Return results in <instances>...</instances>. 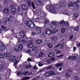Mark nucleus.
<instances>
[{
	"label": "nucleus",
	"instance_id": "774afa93",
	"mask_svg": "<svg viewBox=\"0 0 80 80\" xmlns=\"http://www.w3.org/2000/svg\"><path fill=\"white\" fill-rule=\"evenodd\" d=\"M20 74H21V72H19L18 73L17 75H20Z\"/></svg>",
	"mask_w": 80,
	"mask_h": 80
},
{
	"label": "nucleus",
	"instance_id": "c756f323",
	"mask_svg": "<svg viewBox=\"0 0 80 80\" xmlns=\"http://www.w3.org/2000/svg\"><path fill=\"white\" fill-rule=\"evenodd\" d=\"M38 49V47L37 46L34 47L32 49V51H35V50H37Z\"/></svg>",
	"mask_w": 80,
	"mask_h": 80
},
{
	"label": "nucleus",
	"instance_id": "37998d69",
	"mask_svg": "<svg viewBox=\"0 0 80 80\" xmlns=\"http://www.w3.org/2000/svg\"><path fill=\"white\" fill-rule=\"evenodd\" d=\"M22 42L23 44H25L27 42L25 40V39H23L22 40Z\"/></svg>",
	"mask_w": 80,
	"mask_h": 80
},
{
	"label": "nucleus",
	"instance_id": "c85d7f7f",
	"mask_svg": "<svg viewBox=\"0 0 80 80\" xmlns=\"http://www.w3.org/2000/svg\"><path fill=\"white\" fill-rule=\"evenodd\" d=\"M18 48L19 50H22L23 49V46L22 45V44H20L18 45Z\"/></svg>",
	"mask_w": 80,
	"mask_h": 80
},
{
	"label": "nucleus",
	"instance_id": "8fccbe9b",
	"mask_svg": "<svg viewBox=\"0 0 80 80\" xmlns=\"http://www.w3.org/2000/svg\"><path fill=\"white\" fill-rule=\"evenodd\" d=\"M18 60H17L15 61V63H14V65H17V63H18Z\"/></svg>",
	"mask_w": 80,
	"mask_h": 80
},
{
	"label": "nucleus",
	"instance_id": "4d7b16f0",
	"mask_svg": "<svg viewBox=\"0 0 80 80\" xmlns=\"http://www.w3.org/2000/svg\"><path fill=\"white\" fill-rule=\"evenodd\" d=\"M28 73V72L27 71V72H25L24 73H23V75H27V73Z\"/></svg>",
	"mask_w": 80,
	"mask_h": 80
},
{
	"label": "nucleus",
	"instance_id": "412c9836",
	"mask_svg": "<svg viewBox=\"0 0 80 80\" xmlns=\"http://www.w3.org/2000/svg\"><path fill=\"white\" fill-rule=\"evenodd\" d=\"M55 52H51L48 55V57H52L55 56Z\"/></svg>",
	"mask_w": 80,
	"mask_h": 80
},
{
	"label": "nucleus",
	"instance_id": "a878e982",
	"mask_svg": "<svg viewBox=\"0 0 80 80\" xmlns=\"http://www.w3.org/2000/svg\"><path fill=\"white\" fill-rule=\"evenodd\" d=\"M73 30L74 31H76V32H78L79 30V27L78 26H77L73 28Z\"/></svg>",
	"mask_w": 80,
	"mask_h": 80
},
{
	"label": "nucleus",
	"instance_id": "0e129e2a",
	"mask_svg": "<svg viewBox=\"0 0 80 80\" xmlns=\"http://www.w3.org/2000/svg\"><path fill=\"white\" fill-rule=\"evenodd\" d=\"M42 13L43 14V16H44V17H46V16H47V14L43 12Z\"/></svg>",
	"mask_w": 80,
	"mask_h": 80
},
{
	"label": "nucleus",
	"instance_id": "39448f33",
	"mask_svg": "<svg viewBox=\"0 0 80 80\" xmlns=\"http://www.w3.org/2000/svg\"><path fill=\"white\" fill-rule=\"evenodd\" d=\"M51 27L52 28H56L57 27V25L56 23L52 22L51 24Z\"/></svg>",
	"mask_w": 80,
	"mask_h": 80
},
{
	"label": "nucleus",
	"instance_id": "7ed1b4c3",
	"mask_svg": "<svg viewBox=\"0 0 80 80\" xmlns=\"http://www.w3.org/2000/svg\"><path fill=\"white\" fill-rule=\"evenodd\" d=\"M33 42L32 40H29L28 42V48H32L33 47Z\"/></svg>",
	"mask_w": 80,
	"mask_h": 80
},
{
	"label": "nucleus",
	"instance_id": "c03bdc74",
	"mask_svg": "<svg viewBox=\"0 0 80 80\" xmlns=\"http://www.w3.org/2000/svg\"><path fill=\"white\" fill-rule=\"evenodd\" d=\"M61 48H62V49H63V48H64V44H63V43H62L61 45Z\"/></svg>",
	"mask_w": 80,
	"mask_h": 80
},
{
	"label": "nucleus",
	"instance_id": "6e6552de",
	"mask_svg": "<svg viewBox=\"0 0 80 80\" xmlns=\"http://www.w3.org/2000/svg\"><path fill=\"white\" fill-rule=\"evenodd\" d=\"M19 34L22 38H24L25 37V32L24 31H20Z\"/></svg>",
	"mask_w": 80,
	"mask_h": 80
},
{
	"label": "nucleus",
	"instance_id": "a19ab883",
	"mask_svg": "<svg viewBox=\"0 0 80 80\" xmlns=\"http://www.w3.org/2000/svg\"><path fill=\"white\" fill-rule=\"evenodd\" d=\"M74 79L75 80H80L79 78L76 76L74 77Z\"/></svg>",
	"mask_w": 80,
	"mask_h": 80
},
{
	"label": "nucleus",
	"instance_id": "e433bc0d",
	"mask_svg": "<svg viewBox=\"0 0 80 80\" xmlns=\"http://www.w3.org/2000/svg\"><path fill=\"white\" fill-rule=\"evenodd\" d=\"M66 31V29L65 28H62L61 29V32L62 33H64Z\"/></svg>",
	"mask_w": 80,
	"mask_h": 80
},
{
	"label": "nucleus",
	"instance_id": "de8ad7c7",
	"mask_svg": "<svg viewBox=\"0 0 80 80\" xmlns=\"http://www.w3.org/2000/svg\"><path fill=\"white\" fill-rule=\"evenodd\" d=\"M39 21V18H36L35 19V22H38Z\"/></svg>",
	"mask_w": 80,
	"mask_h": 80
},
{
	"label": "nucleus",
	"instance_id": "5fc2aeb1",
	"mask_svg": "<svg viewBox=\"0 0 80 80\" xmlns=\"http://www.w3.org/2000/svg\"><path fill=\"white\" fill-rule=\"evenodd\" d=\"M32 6L33 8H34V9H35V5H34L33 2H32Z\"/></svg>",
	"mask_w": 80,
	"mask_h": 80
},
{
	"label": "nucleus",
	"instance_id": "338daca9",
	"mask_svg": "<svg viewBox=\"0 0 80 80\" xmlns=\"http://www.w3.org/2000/svg\"><path fill=\"white\" fill-rule=\"evenodd\" d=\"M37 55V52H35L34 53V55L35 56H36V55Z\"/></svg>",
	"mask_w": 80,
	"mask_h": 80
},
{
	"label": "nucleus",
	"instance_id": "79ce46f5",
	"mask_svg": "<svg viewBox=\"0 0 80 80\" xmlns=\"http://www.w3.org/2000/svg\"><path fill=\"white\" fill-rule=\"evenodd\" d=\"M38 65L39 67H42L43 66V65L42 63H41V62H40L38 63Z\"/></svg>",
	"mask_w": 80,
	"mask_h": 80
},
{
	"label": "nucleus",
	"instance_id": "4468645a",
	"mask_svg": "<svg viewBox=\"0 0 80 80\" xmlns=\"http://www.w3.org/2000/svg\"><path fill=\"white\" fill-rule=\"evenodd\" d=\"M6 48V47L3 44L1 45V46L0 47V50L1 51H4Z\"/></svg>",
	"mask_w": 80,
	"mask_h": 80
},
{
	"label": "nucleus",
	"instance_id": "f8f14e48",
	"mask_svg": "<svg viewBox=\"0 0 80 80\" xmlns=\"http://www.w3.org/2000/svg\"><path fill=\"white\" fill-rule=\"evenodd\" d=\"M68 60H75L77 59V58L76 56H70L68 58Z\"/></svg>",
	"mask_w": 80,
	"mask_h": 80
},
{
	"label": "nucleus",
	"instance_id": "9d476101",
	"mask_svg": "<svg viewBox=\"0 0 80 80\" xmlns=\"http://www.w3.org/2000/svg\"><path fill=\"white\" fill-rule=\"evenodd\" d=\"M35 3L37 5H40L42 3L40 0H35Z\"/></svg>",
	"mask_w": 80,
	"mask_h": 80
},
{
	"label": "nucleus",
	"instance_id": "2f4dec72",
	"mask_svg": "<svg viewBox=\"0 0 80 80\" xmlns=\"http://www.w3.org/2000/svg\"><path fill=\"white\" fill-rule=\"evenodd\" d=\"M4 67L5 66H4V65L2 64L0 65V70H3V68H4Z\"/></svg>",
	"mask_w": 80,
	"mask_h": 80
},
{
	"label": "nucleus",
	"instance_id": "603ef678",
	"mask_svg": "<svg viewBox=\"0 0 80 80\" xmlns=\"http://www.w3.org/2000/svg\"><path fill=\"white\" fill-rule=\"evenodd\" d=\"M51 61H52V62H53L54 60H55V58H51Z\"/></svg>",
	"mask_w": 80,
	"mask_h": 80
},
{
	"label": "nucleus",
	"instance_id": "ddd939ff",
	"mask_svg": "<svg viewBox=\"0 0 80 80\" xmlns=\"http://www.w3.org/2000/svg\"><path fill=\"white\" fill-rule=\"evenodd\" d=\"M22 7L23 10H26L27 9V6L25 4H22Z\"/></svg>",
	"mask_w": 80,
	"mask_h": 80
},
{
	"label": "nucleus",
	"instance_id": "a18cd8bd",
	"mask_svg": "<svg viewBox=\"0 0 80 80\" xmlns=\"http://www.w3.org/2000/svg\"><path fill=\"white\" fill-rule=\"evenodd\" d=\"M1 28L2 30H5L6 29V27L4 26H1Z\"/></svg>",
	"mask_w": 80,
	"mask_h": 80
},
{
	"label": "nucleus",
	"instance_id": "052dcab7",
	"mask_svg": "<svg viewBox=\"0 0 80 80\" xmlns=\"http://www.w3.org/2000/svg\"><path fill=\"white\" fill-rule=\"evenodd\" d=\"M14 50L15 52H19V50L17 48H15Z\"/></svg>",
	"mask_w": 80,
	"mask_h": 80
},
{
	"label": "nucleus",
	"instance_id": "9b49d317",
	"mask_svg": "<svg viewBox=\"0 0 80 80\" xmlns=\"http://www.w3.org/2000/svg\"><path fill=\"white\" fill-rule=\"evenodd\" d=\"M36 30L38 33H40L42 32V29L39 27H37L36 28Z\"/></svg>",
	"mask_w": 80,
	"mask_h": 80
},
{
	"label": "nucleus",
	"instance_id": "f3484780",
	"mask_svg": "<svg viewBox=\"0 0 80 80\" xmlns=\"http://www.w3.org/2000/svg\"><path fill=\"white\" fill-rule=\"evenodd\" d=\"M58 29H53L52 31H51V33L52 34H54V33H55L58 32Z\"/></svg>",
	"mask_w": 80,
	"mask_h": 80
},
{
	"label": "nucleus",
	"instance_id": "423d86ee",
	"mask_svg": "<svg viewBox=\"0 0 80 80\" xmlns=\"http://www.w3.org/2000/svg\"><path fill=\"white\" fill-rule=\"evenodd\" d=\"M3 12L6 15H8V14H9L10 12V11H9V10L7 8H4L3 9Z\"/></svg>",
	"mask_w": 80,
	"mask_h": 80
},
{
	"label": "nucleus",
	"instance_id": "bb28decb",
	"mask_svg": "<svg viewBox=\"0 0 80 80\" xmlns=\"http://www.w3.org/2000/svg\"><path fill=\"white\" fill-rule=\"evenodd\" d=\"M45 77H50V72H46V73H45Z\"/></svg>",
	"mask_w": 80,
	"mask_h": 80
},
{
	"label": "nucleus",
	"instance_id": "58836bf2",
	"mask_svg": "<svg viewBox=\"0 0 80 80\" xmlns=\"http://www.w3.org/2000/svg\"><path fill=\"white\" fill-rule=\"evenodd\" d=\"M31 65H28L26 66H25V67L26 68H31Z\"/></svg>",
	"mask_w": 80,
	"mask_h": 80
},
{
	"label": "nucleus",
	"instance_id": "72a5a7b5",
	"mask_svg": "<svg viewBox=\"0 0 80 80\" xmlns=\"http://www.w3.org/2000/svg\"><path fill=\"white\" fill-rule=\"evenodd\" d=\"M30 77H25L22 78V80H27L29 79Z\"/></svg>",
	"mask_w": 80,
	"mask_h": 80
},
{
	"label": "nucleus",
	"instance_id": "aec40b11",
	"mask_svg": "<svg viewBox=\"0 0 80 80\" xmlns=\"http://www.w3.org/2000/svg\"><path fill=\"white\" fill-rule=\"evenodd\" d=\"M16 59V57L15 56H11L9 58V60L10 61H14V60H15Z\"/></svg>",
	"mask_w": 80,
	"mask_h": 80
},
{
	"label": "nucleus",
	"instance_id": "6ab92c4d",
	"mask_svg": "<svg viewBox=\"0 0 80 80\" xmlns=\"http://www.w3.org/2000/svg\"><path fill=\"white\" fill-rule=\"evenodd\" d=\"M69 7H73L75 5V3L72 2H69L68 3Z\"/></svg>",
	"mask_w": 80,
	"mask_h": 80
},
{
	"label": "nucleus",
	"instance_id": "e2e57ef3",
	"mask_svg": "<svg viewBox=\"0 0 80 80\" xmlns=\"http://www.w3.org/2000/svg\"><path fill=\"white\" fill-rule=\"evenodd\" d=\"M73 35H72L70 37L69 39H70V40H72V38H73Z\"/></svg>",
	"mask_w": 80,
	"mask_h": 80
},
{
	"label": "nucleus",
	"instance_id": "69168bd1",
	"mask_svg": "<svg viewBox=\"0 0 80 80\" xmlns=\"http://www.w3.org/2000/svg\"><path fill=\"white\" fill-rule=\"evenodd\" d=\"M33 69H34V70H35V69H38V68H37V66H35L34 67V68H33Z\"/></svg>",
	"mask_w": 80,
	"mask_h": 80
},
{
	"label": "nucleus",
	"instance_id": "cd10ccee",
	"mask_svg": "<svg viewBox=\"0 0 80 80\" xmlns=\"http://www.w3.org/2000/svg\"><path fill=\"white\" fill-rule=\"evenodd\" d=\"M65 76L67 78H69L70 77V75L67 72L65 74Z\"/></svg>",
	"mask_w": 80,
	"mask_h": 80
},
{
	"label": "nucleus",
	"instance_id": "bf43d9fd",
	"mask_svg": "<svg viewBox=\"0 0 80 80\" xmlns=\"http://www.w3.org/2000/svg\"><path fill=\"white\" fill-rule=\"evenodd\" d=\"M68 72H69V73H71V72H72V69H69L68 70Z\"/></svg>",
	"mask_w": 80,
	"mask_h": 80
},
{
	"label": "nucleus",
	"instance_id": "f257e3e1",
	"mask_svg": "<svg viewBox=\"0 0 80 80\" xmlns=\"http://www.w3.org/2000/svg\"><path fill=\"white\" fill-rule=\"evenodd\" d=\"M47 10H49L50 12L53 13H57L58 12V9L56 8H54L52 5H47L46 7Z\"/></svg>",
	"mask_w": 80,
	"mask_h": 80
},
{
	"label": "nucleus",
	"instance_id": "dca6fc26",
	"mask_svg": "<svg viewBox=\"0 0 80 80\" xmlns=\"http://www.w3.org/2000/svg\"><path fill=\"white\" fill-rule=\"evenodd\" d=\"M49 73L50 74V77L54 76L56 75V73L54 71H49Z\"/></svg>",
	"mask_w": 80,
	"mask_h": 80
},
{
	"label": "nucleus",
	"instance_id": "13d9d810",
	"mask_svg": "<svg viewBox=\"0 0 80 80\" xmlns=\"http://www.w3.org/2000/svg\"><path fill=\"white\" fill-rule=\"evenodd\" d=\"M27 53H31V50H28L27 51H26Z\"/></svg>",
	"mask_w": 80,
	"mask_h": 80
},
{
	"label": "nucleus",
	"instance_id": "a211bd4d",
	"mask_svg": "<svg viewBox=\"0 0 80 80\" xmlns=\"http://www.w3.org/2000/svg\"><path fill=\"white\" fill-rule=\"evenodd\" d=\"M51 40L52 41H57V37L55 36L52 37L51 38Z\"/></svg>",
	"mask_w": 80,
	"mask_h": 80
},
{
	"label": "nucleus",
	"instance_id": "c9c22d12",
	"mask_svg": "<svg viewBox=\"0 0 80 80\" xmlns=\"http://www.w3.org/2000/svg\"><path fill=\"white\" fill-rule=\"evenodd\" d=\"M44 22L45 24H48L49 23V21L47 19H46L44 20Z\"/></svg>",
	"mask_w": 80,
	"mask_h": 80
},
{
	"label": "nucleus",
	"instance_id": "ea45409f",
	"mask_svg": "<svg viewBox=\"0 0 80 80\" xmlns=\"http://www.w3.org/2000/svg\"><path fill=\"white\" fill-rule=\"evenodd\" d=\"M61 51L60 50H56V54H60V53H61Z\"/></svg>",
	"mask_w": 80,
	"mask_h": 80
},
{
	"label": "nucleus",
	"instance_id": "6e6d98bb",
	"mask_svg": "<svg viewBox=\"0 0 80 80\" xmlns=\"http://www.w3.org/2000/svg\"><path fill=\"white\" fill-rule=\"evenodd\" d=\"M4 4H6V5H7V4L8 3L7 1V0H5L4 1Z\"/></svg>",
	"mask_w": 80,
	"mask_h": 80
},
{
	"label": "nucleus",
	"instance_id": "680f3d73",
	"mask_svg": "<svg viewBox=\"0 0 80 80\" xmlns=\"http://www.w3.org/2000/svg\"><path fill=\"white\" fill-rule=\"evenodd\" d=\"M46 62L48 63H51V61L50 60H48Z\"/></svg>",
	"mask_w": 80,
	"mask_h": 80
},
{
	"label": "nucleus",
	"instance_id": "3c124183",
	"mask_svg": "<svg viewBox=\"0 0 80 80\" xmlns=\"http://www.w3.org/2000/svg\"><path fill=\"white\" fill-rule=\"evenodd\" d=\"M63 54H62V55H60L59 56H57V57H58V58H60V57H63Z\"/></svg>",
	"mask_w": 80,
	"mask_h": 80
},
{
	"label": "nucleus",
	"instance_id": "f704fd0d",
	"mask_svg": "<svg viewBox=\"0 0 80 80\" xmlns=\"http://www.w3.org/2000/svg\"><path fill=\"white\" fill-rule=\"evenodd\" d=\"M44 54V53L43 52H41L39 55V57H43V55Z\"/></svg>",
	"mask_w": 80,
	"mask_h": 80
},
{
	"label": "nucleus",
	"instance_id": "2eb2a0df",
	"mask_svg": "<svg viewBox=\"0 0 80 80\" xmlns=\"http://www.w3.org/2000/svg\"><path fill=\"white\" fill-rule=\"evenodd\" d=\"M63 67V64L62 63H57L55 65V67L56 68L59 67Z\"/></svg>",
	"mask_w": 80,
	"mask_h": 80
},
{
	"label": "nucleus",
	"instance_id": "f03ea898",
	"mask_svg": "<svg viewBox=\"0 0 80 80\" xmlns=\"http://www.w3.org/2000/svg\"><path fill=\"white\" fill-rule=\"evenodd\" d=\"M26 24H27L29 28H33L35 26V24L32 21H27L26 22Z\"/></svg>",
	"mask_w": 80,
	"mask_h": 80
},
{
	"label": "nucleus",
	"instance_id": "20e7f679",
	"mask_svg": "<svg viewBox=\"0 0 80 80\" xmlns=\"http://www.w3.org/2000/svg\"><path fill=\"white\" fill-rule=\"evenodd\" d=\"M66 23L67 22H65L64 20L61 21L60 22V25L61 27H65V26H66Z\"/></svg>",
	"mask_w": 80,
	"mask_h": 80
},
{
	"label": "nucleus",
	"instance_id": "0eeeda50",
	"mask_svg": "<svg viewBox=\"0 0 80 80\" xmlns=\"http://www.w3.org/2000/svg\"><path fill=\"white\" fill-rule=\"evenodd\" d=\"M45 33L47 35H52V31L49 29H48L45 31Z\"/></svg>",
	"mask_w": 80,
	"mask_h": 80
},
{
	"label": "nucleus",
	"instance_id": "7c9ffc66",
	"mask_svg": "<svg viewBox=\"0 0 80 80\" xmlns=\"http://www.w3.org/2000/svg\"><path fill=\"white\" fill-rule=\"evenodd\" d=\"M47 45L49 48H52L53 47V46L52 44L48 43L47 44Z\"/></svg>",
	"mask_w": 80,
	"mask_h": 80
},
{
	"label": "nucleus",
	"instance_id": "864d4df0",
	"mask_svg": "<svg viewBox=\"0 0 80 80\" xmlns=\"http://www.w3.org/2000/svg\"><path fill=\"white\" fill-rule=\"evenodd\" d=\"M14 7H15V5L13 4H12L10 5V7H11V8H13Z\"/></svg>",
	"mask_w": 80,
	"mask_h": 80
},
{
	"label": "nucleus",
	"instance_id": "473e14b6",
	"mask_svg": "<svg viewBox=\"0 0 80 80\" xmlns=\"http://www.w3.org/2000/svg\"><path fill=\"white\" fill-rule=\"evenodd\" d=\"M74 17L75 18H78V14L77 12H75L74 14Z\"/></svg>",
	"mask_w": 80,
	"mask_h": 80
},
{
	"label": "nucleus",
	"instance_id": "4be33fe9",
	"mask_svg": "<svg viewBox=\"0 0 80 80\" xmlns=\"http://www.w3.org/2000/svg\"><path fill=\"white\" fill-rule=\"evenodd\" d=\"M4 55L6 57H10L11 56L10 53H4Z\"/></svg>",
	"mask_w": 80,
	"mask_h": 80
},
{
	"label": "nucleus",
	"instance_id": "09e8293b",
	"mask_svg": "<svg viewBox=\"0 0 80 80\" xmlns=\"http://www.w3.org/2000/svg\"><path fill=\"white\" fill-rule=\"evenodd\" d=\"M52 68V66H50L48 67L47 68V70H49V69H51V68Z\"/></svg>",
	"mask_w": 80,
	"mask_h": 80
},
{
	"label": "nucleus",
	"instance_id": "b1692460",
	"mask_svg": "<svg viewBox=\"0 0 80 80\" xmlns=\"http://www.w3.org/2000/svg\"><path fill=\"white\" fill-rule=\"evenodd\" d=\"M36 43L37 44H40L41 43H42V40H38L36 41Z\"/></svg>",
	"mask_w": 80,
	"mask_h": 80
},
{
	"label": "nucleus",
	"instance_id": "393cba45",
	"mask_svg": "<svg viewBox=\"0 0 80 80\" xmlns=\"http://www.w3.org/2000/svg\"><path fill=\"white\" fill-rule=\"evenodd\" d=\"M13 20V17L12 16H10L9 18H8V21H10V22H12Z\"/></svg>",
	"mask_w": 80,
	"mask_h": 80
},
{
	"label": "nucleus",
	"instance_id": "1a4fd4ad",
	"mask_svg": "<svg viewBox=\"0 0 80 80\" xmlns=\"http://www.w3.org/2000/svg\"><path fill=\"white\" fill-rule=\"evenodd\" d=\"M11 12L12 14L17 13V9L15 8H12L11 10Z\"/></svg>",
	"mask_w": 80,
	"mask_h": 80
},
{
	"label": "nucleus",
	"instance_id": "5701e85b",
	"mask_svg": "<svg viewBox=\"0 0 80 80\" xmlns=\"http://www.w3.org/2000/svg\"><path fill=\"white\" fill-rule=\"evenodd\" d=\"M65 6V4L63 2H61L60 3V5L59 7H63Z\"/></svg>",
	"mask_w": 80,
	"mask_h": 80
},
{
	"label": "nucleus",
	"instance_id": "49530a36",
	"mask_svg": "<svg viewBox=\"0 0 80 80\" xmlns=\"http://www.w3.org/2000/svg\"><path fill=\"white\" fill-rule=\"evenodd\" d=\"M4 57L3 55L2 54H0V58H3Z\"/></svg>",
	"mask_w": 80,
	"mask_h": 80
},
{
	"label": "nucleus",
	"instance_id": "4c0bfd02",
	"mask_svg": "<svg viewBox=\"0 0 80 80\" xmlns=\"http://www.w3.org/2000/svg\"><path fill=\"white\" fill-rule=\"evenodd\" d=\"M28 6L30 7L32 6V3L31 2V1H30L29 0L28 2Z\"/></svg>",
	"mask_w": 80,
	"mask_h": 80
}]
</instances>
